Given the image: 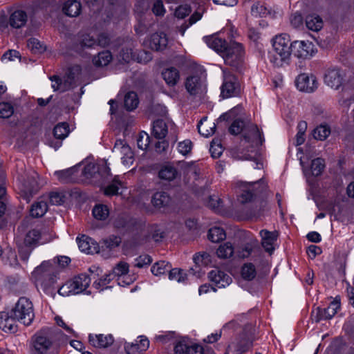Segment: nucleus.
Returning a JSON list of instances; mask_svg holds the SVG:
<instances>
[{
    "instance_id": "nucleus-41",
    "label": "nucleus",
    "mask_w": 354,
    "mask_h": 354,
    "mask_svg": "<svg viewBox=\"0 0 354 354\" xmlns=\"http://www.w3.org/2000/svg\"><path fill=\"white\" fill-rule=\"evenodd\" d=\"M171 267V266L169 262L160 261L156 263L151 267V272L156 276L165 274L167 272H169Z\"/></svg>"
},
{
    "instance_id": "nucleus-19",
    "label": "nucleus",
    "mask_w": 354,
    "mask_h": 354,
    "mask_svg": "<svg viewBox=\"0 0 354 354\" xmlns=\"http://www.w3.org/2000/svg\"><path fill=\"white\" fill-rule=\"evenodd\" d=\"M88 342L91 345L98 348H106L111 346L114 342V337L111 334H90Z\"/></svg>"
},
{
    "instance_id": "nucleus-17",
    "label": "nucleus",
    "mask_w": 354,
    "mask_h": 354,
    "mask_svg": "<svg viewBox=\"0 0 354 354\" xmlns=\"http://www.w3.org/2000/svg\"><path fill=\"white\" fill-rule=\"evenodd\" d=\"M167 44L168 39L164 32H156L145 41V45L156 51L165 49Z\"/></svg>"
},
{
    "instance_id": "nucleus-32",
    "label": "nucleus",
    "mask_w": 354,
    "mask_h": 354,
    "mask_svg": "<svg viewBox=\"0 0 354 354\" xmlns=\"http://www.w3.org/2000/svg\"><path fill=\"white\" fill-rule=\"evenodd\" d=\"M176 169L170 165H164L159 171L158 176L160 178L168 181L173 180L178 176Z\"/></svg>"
},
{
    "instance_id": "nucleus-55",
    "label": "nucleus",
    "mask_w": 354,
    "mask_h": 354,
    "mask_svg": "<svg viewBox=\"0 0 354 354\" xmlns=\"http://www.w3.org/2000/svg\"><path fill=\"white\" fill-rule=\"evenodd\" d=\"M192 148V142L189 140H185L183 142H180L178 144V151L179 153L185 156L188 154Z\"/></svg>"
},
{
    "instance_id": "nucleus-57",
    "label": "nucleus",
    "mask_w": 354,
    "mask_h": 354,
    "mask_svg": "<svg viewBox=\"0 0 354 354\" xmlns=\"http://www.w3.org/2000/svg\"><path fill=\"white\" fill-rule=\"evenodd\" d=\"M73 169L70 168L65 170L57 171L55 172V176L62 182L66 183L68 182L71 176L73 175Z\"/></svg>"
},
{
    "instance_id": "nucleus-42",
    "label": "nucleus",
    "mask_w": 354,
    "mask_h": 354,
    "mask_svg": "<svg viewBox=\"0 0 354 354\" xmlns=\"http://www.w3.org/2000/svg\"><path fill=\"white\" fill-rule=\"evenodd\" d=\"M226 234L224 230L219 227H214L209 229L208 238L212 242H218L225 239Z\"/></svg>"
},
{
    "instance_id": "nucleus-36",
    "label": "nucleus",
    "mask_w": 354,
    "mask_h": 354,
    "mask_svg": "<svg viewBox=\"0 0 354 354\" xmlns=\"http://www.w3.org/2000/svg\"><path fill=\"white\" fill-rule=\"evenodd\" d=\"M48 205L44 201H39L32 205L30 213L32 217H41L47 212Z\"/></svg>"
},
{
    "instance_id": "nucleus-29",
    "label": "nucleus",
    "mask_w": 354,
    "mask_h": 354,
    "mask_svg": "<svg viewBox=\"0 0 354 354\" xmlns=\"http://www.w3.org/2000/svg\"><path fill=\"white\" fill-rule=\"evenodd\" d=\"M305 22L307 28L315 32L320 30L324 25L322 19L316 14L307 15Z\"/></svg>"
},
{
    "instance_id": "nucleus-54",
    "label": "nucleus",
    "mask_w": 354,
    "mask_h": 354,
    "mask_svg": "<svg viewBox=\"0 0 354 354\" xmlns=\"http://www.w3.org/2000/svg\"><path fill=\"white\" fill-rule=\"evenodd\" d=\"M121 186V183L115 180L104 189V194L106 196L117 195L119 194Z\"/></svg>"
},
{
    "instance_id": "nucleus-3",
    "label": "nucleus",
    "mask_w": 354,
    "mask_h": 354,
    "mask_svg": "<svg viewBox=\"0 0 354 354\" xmlns=\"http://www.w3.org/2000/svg\"><path fill=\"white\" fill-rule=\"evenodd\" d=\"M238 201L241 204L252 203L261 193L266 190L268 185L263 178L253 182H239Z\"/></svg>"
},
{
    "instance_id": "nucleus-44",
    "label": "nucleus",
    "mask_w": 354,
    "mask_h": 354,
    "mask_svg": "<svg viewBox=\"0 0 354 354\" xmlns=\"http://www.w3.org/2000/svg\"><path fill=\"white\" fill-rule=\"evenodd\" d=\"M109 214V209L104 205H96L93 209V215L97 220L104 221L108 217Z\"/></svg>"
},
{
    "instance_id": "nucleus-35",
    "label": "nucleus",
    "mask_w": 354,
    "mask_h": 354,
    "mask_svg": "<svg viewBox=\"0 0 354 354\" xmlns=\"http://www.w3.org/2000/svg\"><path fill=\"white\" fill-rule=\"evenodd\" d=\"M112 59V55L110 51L104 50L100 52L97 55L93 58V63L96 66H105Z\"/></svg>"
},
{
    "instance_id": "nucleus-34",
    "label": "nucleus",
    "mask_w": 354,
    "mask_h": 354,
    "mask_svg": "<svg viewBox=\"0 0 354 354\" xmlns=\"http://www.w3.org/2000/svg\"><path fill=\"white\" fill-rule=\"evenodd\" d=\"M251 13L254 17H266L271 14V8L261 2H257L251 7Z\"/></svg>"
},
{
    "instance_id": "nucleus-40",
    "label": "nucleus",
    "mask_w": 354,
    "mask_h": 354,
    "mask_svg": "<svg viewBox=\"0 0 354 354\" xmlns=\"http://www.w3.org/2000/svg\"><path fill=\"white\" fill-rule=\"evenodd\" d=\"M139 103L138 95L136 93L130 91L125 95L124 97V106L127 110L132 111L135 109Z\"/></svg>"
},
{
    "instance_id": "nucleus-51",
    "label": "nucleus",
    "mask_w": 354,
    "mask_h": 354,
    "mask_svg": "<svg viewBox=\"0 0 354 354\" xmlns=\"http://www.w3.org/2000/svg\"><path fill=\"white\" fill-rule=\"evenodd\" d=\"M14 113V107L9 102L0 103V118H9Z\"/></svg>"
},
{
    "instance_id": "nucleus-8",
    "label": "nucleus",
    "mask_w": 354,
    "mask_h": 354,
    "mask_svg": "<svg viewBox=\"0 0 354 354\" xmlns=\"http://www.w3.org/2000/svg\"><path fill=\"white\" fill-rule=\"evenodd\" d=\"M32 275L37 286H40L44 290L48 288L55 283V268L50 261H44L35 268Z\"/></svg>"
},
{
    "instance_id": "nucleus-38",
    "label": "nucleus",
    "mask_w": 354,
    "mask_h": 354,
    "mask_svg": "<svg viewBox=\"0 0 354 354\" xmlns=\"http://www.w3.org/2000/svg\"><path fill=\"white\" fill-rule=\"evenodd\" d=\"M234 252V248L231 243H225L218 248L216 254L219 258L227 259L231 257Z\"/></svg>"
},
{
    "instance_id": "nucleus-20",
    "label": "nucleus",
    "mask_w": 354,
    "mask_h": 354,
    "mask_svg": "<svg viewBox=\"0 0 354 354\" xmlns=\"http://www.w3.org/2000/svg\"><path fill=\"white\" fill-rule=\"evenodd\" d=\"M340 307V301L336 297L333 301L330 302L329 306L326 308L317 309V315L315 318L316 322H319L322 319H331L336 313L337 310Z\"/></svg>"
},
{
    "instance_id": "nucleus-43",
    "label": "nucleus",
    "mask_w": 354,
    "mask_h": 354,
    "mask_svg": "<svg viewBox=\"0 0 354 354\" xmlns=\"http://www.w3.org/2000/svg\"><path fill=\"white\" fill-rule=\"evenodd\" d=\"M53 133L55 138L62 140L68 135L69 127L66 123L58 124L55 127Z\"/></svg>"
},
{
    "instance_id": "nucleus-18",
    "label": "nucleus",
    "mask_w": 354,
    "mask_h": 354,
    "mask_svg": "<svg viewBox=\"0 0 354 354\" xmlns=\"http://www.w3.org/2000/svg\"><path fill=\"white\" fill-rule=\"evenodd\" d=\"M208 277L210 281L218 288H225L232 282V278L228 274L217 268L211 270Z\"/></svg>"
},
{
    "instance_id": "nucleus-53",
    "label": "nucleus",
    "mask_w": 354,
    "mask_h": 354,
    "mask_svg": "<svg viewBox=\"0 0 354 354\" xmlns=\"http://www.w3.org/2000/svg\"><path fill=\"white\" fill-rule=\"evenodd\" d=\"M209 151L213 158H218L223 153V147L220 140L214 139L210 145Z\"/></svg>"
},
{
    "instance_id": "nucleus-12",
    "label": "nucleus",
    "mask_w": 354,
    "mask_h": 354,
    "mask_svg": "<svg viewBox=\"0 0 354 354\" xmlns=\"http://www.w3.org/2000/svg\"><path fill=\"white\" fill-rule=\"evenodd\" d=\"M346 73L338 68H332L326 71L324 83L331 88L337 90L342 87L344 90Z\"/></svg>"
},
{
    "instance_id": "nucleus-14",
    "label": "nucleus",
    "mask_w": 354,
    "mask_h": 354,
    "mask_svg": "<svg viewBox=\"0 0 354 354\" xmlns=\"http://www.w3.org/2000/svg\"><path fill=\"white\" fill-rule=\"evenodd\" d=\"M297 88L303 92L312 93L318 87V82L315 75L307 73H301L297 76L295 80Z\"/></svg>"
},
{
    "instance_id": "nucleus-23",
    "label": "nucleus",
    "mask_w": 354,
    "mask_h": 354,
    "mask_svg": "<svg viewBox=\"0 0 354 354\" xmlns=\"http://www.w3.org/2000/svg\"><path fill=\"white\" fill-rule=\"evenodd\" d=\"M259 234L261 237V245L266 251L271 253L274 250L273 244L277 241L278 234L277 232H270L262 230Z\"/></svg>"
},
{
    "instance_id": "nucleus-16",
    "label": "nucleus",
    "mask_w": 354,
    "mask_h": 354,
    "mask_svg": "<svg viewBox=\"0 0 354 354\" xmlns=\"http://www.w3.org/2000/svg\"><path fill=\"white\" fill-rule=\"evenodd\" d=\"M17 319L11 310L0 312V329L8 333H15L18 330Z\"/></svg>"
},
{
    "instance_id": "nucleus-47",
    "label": "nucleus",
    "mask_w": 354,
    "mask_h": 354,
    "mask_svg": "<svg viewBox=\"0 0 354 354\" xmlns=\"http://www.w3.org/2000/svg\"><path fill=\"white\" fill-rule=\"evenodd\" d=\"M298 132L295 136V145L299 146L302 145L305 141V131L307 129V124L304 121H301L297 126Z\"/></svg>"
},
{
    "instance_id": "nucleus-58",
    "label": "nucleus",
    "mask_w": 354,
    "mask_h": 354,
    "mask_svg": "<svg viewBox=\"0 0 354 354\" xmlns=\"http://www.w3.org/2000/svg\"><path fill=\"white\" fill-rule=\"evenodd\" d=\"M119 57L123 62L128 63L134 59L135 55L131 48H123L119 54Z\"/></svg>"
},
{
    "instance_id": "nucleus-28",
    "label": "nucleus",
    "mask_w": 354,
    "mask_h": 354,
    "mask_svg": "<svg viewBox=\"0 0 354 354\" xmlns=\"http://www.w3.org/2000/svg\"><path fill=\"white\" fill-rule=\"evenodd\" d=\"M129 266L127 262L120 261L118 263L115 265V266L113 268L112 272L113 277H118V284L124 286L123 283L125 284H129L130 282H124L122 281L121 277H125L129 272Z\"/></svg>"
},
{
    "instance_id": "nucleus-1",
    "label": "nucleus",
    "mask_w": 354,
    "mask_h": 354,
    "mask_svg": "<svg viewBox=\"0 0 354 354\" xmlns=\"http://www.w3.org/2000/svg\"><path fill=\"white\" fill-rule=\"evenodd\" d=\"M229 131L232 135H238L241 132L243 133L244 141L251 145L252 150H251L250 153H243L240 156V158L253 161L256 164L255 168L261 169L263 168V163L256 148L262 145L263 140L257 126L252 123L246 124L241 120H235L229 127Z\"/></svg>"
},
{
    "instance_id": "nucleus-31",
    "label": "nucleus",
    "mask_w": 354,
    "mask_h": 354,
    "mask_svg": "<svg viewBox=\"0 0 354 354\" xmlns=\"http://www.w3.org/2000/svg\"><path fill=\"white\" fill-rule=\"evenodd\" d=\"M171 201L170 196L165 192H158L152 197L151 203L157 208L167 206Z\"/></svg>"
},
{
    "instance_id": "nucleus-22",
    "label": "nucleus",
    "mask_w": 354,
    "mask_h": 354,
    "mask_svg": "<svg viewBox=\"0 0 354 354\" xmlns=\"http://www.w3.org/2000/svg\"><path fill=\"white\" fill-rule=\"evenodd\" d=\"M52 345V340L44 331H40L35 335L34 347L36 351L42 353Z\"/></svg>"
},
{
    "instance_id": "nucleus-6",
    "label": "nucleus",
    "mask_w": 354,
    "mask_h": 354,
    "mask_svg": "<svg viewBox=\"0 0 354 354\" xmlns=\"http://www.w3.org/2000/svg\"><path fill=\"white\" fill-rule=\"evenodd\" d=\"M38 174L35 171H29L19 178V189L21 196L29 203L31 197L39 189L37 181Z\"/></svg>"
},
{
    "instance_id": "nucleus-63",
    "label": "nucleus",
    "mask_w": 354,
    "mask_h": 354,
    "mask_svg": "<svg viewBox=\"0 0 354 354\" xmlns=\"http://www.w3.org/2000/svg\"><path fill=\"white\" fill-rule=\"evenodd\" d=\"M252 346V341L250 339L242 340L237 344L236 351L241 354L248 351Z\"/></svg>"
},
{
    "instance_id": "nucleus-64",
    "label": "nucleus",
    "mask_w": 354,
    "mask_h": 354,
    "mask_svg": "<svg viewBox=\"0 0 354 354\" xmlns=\"http://www.w3.org/2000/svg\"><path fill=\"white\" fill-rule=\"evenodd\" d=\"M124 349L127 354H138L141 352L138 342L126 343L124 345Z\"/></svg>"
},
{
    "instance_id": "nucleus-7",
    "label": "nucleus",
    "mask_w": 354,
    "mask_h": 354,
    "mask_svg": "<svg viewBox=\"0 0 354 354\" xmlns=\"http://www.w3.org/2000/svg\"><path fill=\"white\" fill-rule=\"evenodd\" d=\"M90 283L91 278L86 274H81L66 281L59 288L58 292L64 297L80 294L86 290Z\"/></svg>"
},
{
    "instance_id": "nucleus-39",
    "label": "nucleus",
    "mask_w": 354,
    "mask_h": 354,
    "mask_svg": "<svg viewBox=\"0 0 354 354\" xmlns=\"http://www.w3.org/2000/svg\"><path fill=\"white\" fill-rule=\"evenodd\" d=\"M241 274L245 280L252 281L257 275L255 266L252 263L243 264L241 268Z\"/></svg>"
},
{
    "instance_id": "nucleus-59",
    "label": "nucleus",
    "mask_w": 354,
    "mask_h": 354,
    "mask_svg": "<svg viewBox=\"0 0 354 354\" xmlns=\"http://www.w3.org/2000/svg\"><path fill=\"white\" fill-rule=\"evenodd\" d=\"M191 12V8L187 5H181L176 8L174 15L178 19H183Z\"/></svg>"
},
{
    "instance_id": "nucleus-25",
    "label": "nucleus",
    "mask_w": 354,
    "mask_h": 354,
    "mask_svg": "<svg viewBox=\"0 0 354 354\" xmlns=\"http://www.w3.org/2000/svg\"><path fill=\"white\" fill-rule=\"evenodd\" d=\"M28 16L25 11L17 10L11 13L9 18V24L14 28H20L25 26Z\"/></svg>"
},
{
    "instance_id": "nucleus-13",
    "label": "nucleus",
    "mask_w": 354,
    "mask_h": 354,
    "mask_svg": "<svg viewBox=\"0 0 354 354\" xmlns=\"http://www.w3.org/2000/svg\"><path fill=\"white\" fill-rule=\"evenodd\" d=\"M114 154L119 157L126 167L131 166L134 161V153L131 147L123 140H116L113 149Z\"/></svg>"
},
{
    "instance_id": "nucleus-10",
    "label": "nucleus",
    "mask_w": 354,
    "mask_h": 354,
    "mask_svg": "<svg viewBox=\"0 0 354 354\" xmlns=\"http://www.w3.org/2000/svg\"><path fill=\"white\" fill-rule=\"evenodd\" d=\"M41 237V232L37 229L30 230L26 235L24 241L18 243L19 251L21 258L26 260L28 258L32 250Z\"/></svg>"
},
{
    "instance_id": "nucleus-24",
    "label": "nucleus",
    "mask_w": 354,
    "mask_h": 354,
    "mask_svg": "<svg viewBox=\"0 0 354 354\" xmlns=\"http://www.w3.org/2000/svg\"><path fill=\"white\" fill-rule=\"evenodd\" d=\"M63 12L71 17H76L82 11V4L77 0H68L62 6Z\"/></svg>"
},
{
    "instance_id": "nucleus-61",
    "label": "nucleus",
    "mask_w": 354,
    "mask_h": 354,
    "mask_svg": "<svg viewBox=\"0 0 354 354\" xmlns=\"http://www.w3.org/2000/svg\"><path fill=\"white\" fill-rule=\"evenodd\" d=\"M50 203L54 205H59L64 201V196L62 193L52 192L49 196Z\"/></svg>"
},
{
    "instance_id": "nucleus-9",
    "label": "nucleus",
    "mask_w": 354,
    "mask_h": 354,
    "mask_svg": "<svg viewBox=\"0 0 354 354\" xmlns=\"http://www.w3.org/2000/svg\"><path fill=\"white\" fill-rule=\"evenodd\" d=\"M223 82L221 86V95L229 98L236 95L239 91V84L236 77L227 70H223Z\"/></svg>"
},
{
    "instance_id": "nucleus-26",
    "label": "nucleus",
    "mask_w": 354,
    "mask_h": 354,
    "mask_svg": "<svg viewBox=\"0 0 354 354\" xmlns=\"http://www.w3.org/2000/svg\"><path fill=\"white\" fill-rule=\"evenodd\" d=\"M204 40L209 48L214 50L221 55H222V53H223L225 48H227L228 45L225 40L215 35L205 37H204Z\"/></svg>"
},
{
    "instance_id": "nucleus-56",
    "label": "nucleus",
    "mask_w": 354,
    "mask_h": 354,
    "mask_svg": "<svg viewBox=\"0 0 354 354\" xmlns=\"http://www.w3.org/2000/svg\"><path fill=\"white\" fill-rule=\"evenodd\" d=\"M137 145L139 149L145 150L149 145V136L145 132H141L137 139Z\"/></svg>"
},
{
    "instance_id": "nucleus-11",
    "label": "nucleus",
    "mask_w": 354,
    "mask_h": 354,
    "mask_svg": "<svg viewBox=\"0 0 354 354\" xmlns=\"http://www.w3.org/2000/svg\"><path fill=\"white\" fill-rule=\"evenodd\" d=\"M185 86L187 91L191 95L201 96L206 92L205 80L198 74L188 76Z\"/></svg>"
},
{
    "instance_id": "nucleus-50",
    "label": "nucleus",
    "mask_w": 354,
    "mask_h": 354,
    "mask_svg": "<svg viewBox=\"0 0 354 354\" xmlns=\"http://www.w3.org/2000/svg\"><path fill=\"white\" fill-rule=\"evenodd\" d=\"M257 245V241H254V242L250 243H246L238 250V257L243 259L248 257L251 254L254 248Z\"/></svg>"
},
{
    "instance_id": "nucleus-37",
    "label": "nucleus",
    "mask_w": 354,
    "mask_h": 354,
    "mask_svg": "<svg viewBox=\"0 0 354 354\" xmlns=\"http://www.w3.org/2000/svg\"><path fill=\"white\" fill-rule=\"evenodd\" d=\"M27 47L35 54L42 53L46 50L45 44L35 37L27 41Z\"/></svg>"
},
{
    "instance_id": "nucleus-49",
    "label": "nucleus",
    "mask_w": 354,
    "mask_h": 354,
    "mask_svg": "<svg viewBox=\"0 0 354 354\" xmlns=\"http://www.w3.org/2000/svg\"><path fill=\"white\" fill-rule=\"evenodd\" d=\"M113 274L109 273L102 276L98 280L93 282V286L100 290L106 288V285L113 279Z\"/></svg>"
},
{
    "instance_id": "nucleus-52",
    "label": "nucleus",
    "mask_w": 354,
    "mask_h": 354,
    "mask_svg": "<svg viewBox=\"0 0 354 354\" xmlns=\"http://www.w3.org/2000/svg\"><path fill=\"white\" fill-rule=\"evenodd\" d=\"M324 160L323 159L318 158L313 160L311 163L313 175L316 176L320 175L324 170Z\"/></svg>"
},
{
    "instance_id": "nucleus-45",
    "label": "nucleus",
    "mask_w": 354,
    "mask_h": 354,
    "mask_svg": "<svg viewBox=\"0 0 354 354\" xmlns=\"http://www.w3.org/2000/svg\"><path fill=\"white\" fill-rule=\"evenodd\" d=\"M169 279L178 283H183L187 279V274L183 270L174 268L171 269L169 272Z\"/></svg>"
},
{
    "instance_id": "nucleus-46",
    "label": "nucleus",
    "mask_w": 354,
    "mask_h": 354,
    "mask_svg": "<svg viewBox=\"0 0 354 354\" xmlns=\"http://www.w3.org/2000/svg\"><path fill=\"white\" fill-rule=\"evenodd\" d=\"M330 133V128L327 125H320L313 131V137L316 140H324Z\"/></svg>"
},
{
    "instance_id": "nucleus-15",
    "label": "nucleus",
    "mask_w": 354,
    "mask_h": 354,
    "mask_svg": "<svg viewBox=\"0 0 354 354\" xmlns=\"http://www.w3.org/2000/svg\"><path fill=\"white\" fill-rule=\"evenodd\" d=\"M293 55L298 58L309 59L315 53L314 45L309 41H295L292 43Z\"/></svg>"
},
{
    "instance_id": "nucleus-4",
    "label": "nucleus",
    "mask_w": 354,
    "mask_h": 354,
    "mask_svg": "<svg viewBox=\"0 0 354 354\" xmlns=\"http://www.w3.org/2000/svg\"><path fill=\"white\" fill-rule=\"evenodd\" d=\"M10 310L15 319L25 326H30L34 320L33 304L26 297H20Z\"/></svg>"
},
{
    "instance_id": "nucleus-33",
    "label": "nucleus",
    "mask_w": 354,
    "mask_h": 354,
    "mask_svg": "<svg viewBox=\"0 0 354 354\" xmlns=\"http://www.w3.org/2000/svg\"><path fill=\"white\" fill-rule=\"evenodd\" d=\"M216 124L214 122H209L206 118L201 120L198 124V130L201 135L204 137H209L214 134Z\"/></svg>"
},
{
    "instance_id": "nucleus-2",
    "label": "nucleus",
    "mask_w": 354,
    "mask_h": 354,
    "mask_svg": "<svg viewBox=\"0 0 354 354\" xmlns=\"http://www.w3.org/2000/svg\"><path fill=\"white\" fill-rule=\"evenodd\" d=\"M292 43L286 35L276 36L272 43L270 62L276 66L288 64L290 59Z\"/></svg>"
},
{
    "instance_id": "nucleus-5",
    "label": "nucleus",
    "mask_w": 354,
    "mask_h": 354,
    "mask_svg": "<svg viewBox=\"0 0 354 354\" xmlns=\"http://www.w3.org/2000/svg\"><path fill=\"white\" fill-rule=\"evenodd\" d=\"M245 48L242 44L231 41L225 48L221 57L226 64L239 70L245 63Z\"/></svg>"
},
{
    "instance_id": "nucleus-21",
    "label": "nucleus",
    "mask_w": 354,
    "mask_h": 354,
    "mask_svg": "<svg viewBox=\"0 0 354 354\" xmlns=\"http://www.w3.org/2000/svg\"><path fill=\"white\" fill-rule=\"evenodd\" d=\"M78 247L82 252L86 254H94L99 252L98 244L91 238L86 236H82L77 239Z\"/></svg>"
},
{
    "instance_id": "nucleus-27",
    "label": "nucleus",
    "mask_w": 354,
    "mask_h": 354,
    "mask_svg": "<svg viewBox=\"0 0 354 354\" xmlns=\"http://www.w3.org/2000/svg\"><path fill=\"white\" fill-rule=\"evenodd\" d=\"M162 76L167 84L170 86H175L180 79L179 71L174 67L165 69L162 73Z\"/></svg>"
},
{
    "instance_id": "nucleus-62",
    "label": "nucleus",
    "mask_w": 354,
    "mask_h": 354,
    "mask_svg": "<svg viewBox=\"0 0 354 354\" xmlns=\"http://www.w3.org/2000/svg\"><path fill=\"white\" fill-rule=\"evenodd\" d=\"M151 261L152 259L150 256L147 254L140 255L136 259L135 266L138 268H142L150 264Z\"/></svg>"
},
{
    "instance_id": "nucleus-30",
    "label": "nucleus",
    "mask_w": 354,
    "mask_h": 354,
    "mask_svg": "<svg viewBox=\"0 0 354 354\" xmlns=\"http://www.w3.org/2000/svg\"><path fill=\"white\" fill-rule=\"evenodd\" d=\"M168 133V127L163 120H157L153 122L152 133L158 139H163Z\"/></svg>"
},
{
    "instance_id": "nucleus-60",
    "label": "nucleus",
    "mask_w": 354,
    "mask_h": 354,
    "mask_svg": "<svg viewBox=\"0 0 354 354\" xmlns=\"http://www.w3.org/2000/svg\"><path fill=\"white\" fill-rule=\"evenodd\" d=\"M152 12L156 16H163L165 15L166 10L162 1L156 0L154 1L152 6Z\"/></svg>"
},
{
    "instance_id": "nucleus-48",
    "label": "nucleus",
    "mask_w": 354,
    "mask_h": 354,
    "mask_svg": "<svg viewBox=\"0 0 354 354\" xmlns=\"http://www.w3.org/2000/svg\"><path fill=\"white\" fill-rule=\"evenodd\" d=\"M80 44L84 48H93L97 46V40L91 34H83L80 37Z\"/></svg>"
}]
</instances>
